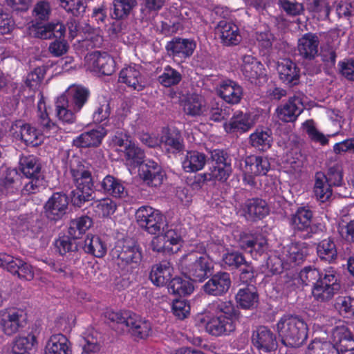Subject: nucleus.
Here are the masks:
<instances>
[{
	"instance_id": "1",
	"label": "nucleus",
	"mask_w": 354,
	"mask_h": 354,
	"mask_svg": "<svg viewBox=\"0 0 354 354\" xmlns=\"http://www.w3.org/2000/svg\"><path fill=\"white\" fill-rule=\"evenodd\" d=\"M304 286H311V293L318 302L331 300L342 289L341 275L337 269L328 266L319 270L314 266L304 267L299 274Z\"/></svg>"
},
{
	"instance_id": "2",
	"label": "nucleus",
	"mask_w": 354,
	"mask_h": 354,
	"mask_svg": "<svg viewBox=\"0 0 354 354\" xmlns=\"http://www.w3.org/2000/svg\"><path fill=\"white\" fill-rule=\"evenodd\" d=\"M208 309L211 315L198 317V322L205 326L207 333L220 337L228 335L235 330L239 312L231 301H214L209 304Z\"/></svg>"
},
{
	"instance_id": "3",
	"label": "nucleus",
	"mask_w": 354,
	"mask_h": 354,
	"mask_svg": "<svg viewBox=\"0 0 354 354\" xmlns=\"http://www.w3.org/2000/svg\"><path fill=\"white\" fill-rule=\"evenodd\" d=\"M70 172L75 185L71 192L72 204L81 207L86 202L92 199L94 183L89 167L79 157H73L70 160Z\"/></svg>"
},
{
	"instance_id": "4",
	"label": "nucleus",
	"mask_w": 354,
	"mask_h": 354,
	"mask_svg": "<svg viewBox=\"0 0 354 354\" xmlns=\"http://www.w3.org/2000/svg\"><path fill=\"white\" fill-rule=\"evenodd\" d=\"M277 330L282 344L288 347H299L308 338V326L296 315L284 314L277 323Z\"/></svg>"
},
{
	"instance_id": "5",
	"label": "nucleus",
	"mask_w": 354,
	"mask_h": 354,
	"mask_svg": "<svg viewBox=\"0 0 354 354\" xmlns=\"http://www.w3.org/2000/svg\"><path fill=\"white\" fill-rule=\"evenodd\" d=\"M105 317L111 322L124 325L136 340L146 339L152 334L151 322L133 312L107 310Z\"/></svg>"
},
{
	"instance_id": "6",
	"label": "nucleus",
	"mask_w": 354,
	"mask_h": 354,
	"mask_svg": "<svg viewBox=\"0 0 354 354\" xmlns=\"http://www.w3.org/2000/svg\"><path fill=\"white\" fill-rule=\"evenodd\" d=\"M181 272L189 280L203 282L214 272L212 260L197 252H189L181 257L178 263Z\"/></svg>"
},
{
	"instance_id": "7",
	"label": "nucleus",
	"mask_w": 354,
	"mask_h": 354,
	"mask_svg": "<svg viewBox=\"0 0 354 354\" xmlns=\"http://www.w3.org/2000/svg\"><path fill=\"white\" fill-rule=\"evenodd\" d=\"M334 342L313 341L308 349L313 354H344L354 350V338L351 331L345 326H337L333 332Z\"/></svg>"
},
{
	"instance_id": "8",
	"label": "nucleus",
	"mask_w": 354,
	"mask_h": 354,
	"mask_svg": "<svg viewBox=\"0 0 354 354\" xmlns=\"http://www.w3.org/2000/svg\"><path fill=\"white\" fill-rule=\"evenodd\" d=\"M19 168L22 174L30 180L21 189L22 194H36L39 192L41 187H44L45 177L37 157L32 155L21 157Z\"/></svg>"
},
{
	"instance_id": "9",
	"label": "nucleus",
	"mask_w": 354,
	"mask_h": 354,
	"mask_svg": "<svg viewBox=\"0 0 354 354\" xmlns=\"http://www.w3.org/2000/svg\"><path fill=\"white\" fill-rule=\"evenodd\" d=\"M135 218L138 225L151 235L160 234L167 225L166 217L162 212L149 205L140 206L135 213Z\"/></svg>"
},
{
	"instance_id": "10",
	"label": "nucleus",
	"mask_w": 354,
	"mask_h": 354,
	"mask_svg": "<svg viewBox=\"0 0 354 354\" xmlns=\"http://www.w3.org/2000/svg\"><path fill=\"white\" fill-rule=\"evenodd\" d=\"M21 175L17 168L6 167L0 174V209L7 203L19 198L21 181Z\"/></svg>"
},
{
	"instance_id": "11",
	"label": "nucleus",
	"mask_w": 354,
	"mask_h": 354,
	"mask_svg": "<svg viewBox=\"0 0 354 354\" xmlns=\"http://www.w3.org/2000/svg\"><path fill=\"white\" fill-rule=\"evenodd\" d=\"M119 261L118 264L129 266L131 268L138 267L142 259V250L138 242L131 237L118 239L113 250Z\"/></svg>"
},
{
	"instance_id": "12",
	"label": "nucleus",
	"mask_w": 354,
	"mask_h": 354,
	"mask_svg": "<svg viewBox=\"0 0 354 354\" xmlns=\"http://www.w3.org/2000/svg\"><path fill=\"white\" fill-rule=\"evenodd\" d=\"M27 322L28 313L25 308L9 306L0 310V330L7 336L22 330Z\"/></svg>"
},
{
	"instance_id": "13",
	"label": "nucleus",
	"mask_w": 354,
	"mask_h": 354,
	"mask_svg": "<svg viewBox=\"0 0 354 354\" xmlns=\"http://www.w3.org/2000/svg\"><path fill=\"white\" fill-rule=\"evenodd\" d=\"M313 212L307 207H300L289 218V225L292 235L303 240L313 237L316 227L312 224Z\"/></svg>"
},
{
	"instance_id": "14",
	"label": "nucleus",
	"mask_w": 354,
	"mask_h": 354,
	"mask_svg": "<svg viewBox=\"0 0 354 354\" xmlns=\"http://www.w3.org/2000/svg\"><path fill=\"white\" fill-rule=\"evenodd\" d=\"M221 266L230 271L239 270L241 272L240 279L243 283L250 282L254 277L251 262L247 261L245 255L239 251L227 250L222 256Z\"/></svg>"
},
{
	"instance_id": "15",
	"label": "nucleus",
	"mask_w": 354,
	"mask_h": 354,
	"mask_svg": "<svg viewBox=\"0 0 354 354\" xmlns=\"http://www.w3.org/2000/svg\"><path fill=\"white\" fill-rule=\"evenodd\" d=\"M68 203L69 198L65 193L54 192L44 205V216L50 221H60L68 212Z\"/></svg>"
},
{
	"instance_id": "16",
	"label": "nucleus",
	"mask_w": 354,
	"mask_h": 354,
	"mask_svg": "<svg viewBox=\"0 0 354 354\" xmlns=\"http://www.w3.org/2000/svg\"><path fill=\"white\" fill-rule=\"evenodd\" d=\"M241 71L246 80L252 84H261L267 81L266 71L263 64L251 55L241 57Z\"/></svg>"
},
{
	"instance_id": "17",
	"label": "nucleus",
	"mask_w": 354,
	"mask_h": 354,
	"mask_svg": "<svg viewBox=\"0 0 354 354\" xmlns=\"http://www.w3.org/2000/svg\"><path fill=\"white\" fill-rule=\"evenodd\" d=\"M0 267L23 280L31 281L34 278V270L30 264L6 253H0Z\"/></svg>"
},
{
	"instance_id": "18",
	"label": "nucleus",
	"mask_w": 354,
	"mask_h": 354,
	"mask_svg": "<svg viewBox=\"0 0 354 354\" xmlns=\"http://www.w3.org/2000/svg\"><path fill=\"white\" fill-rule=\"evenodd\" d=\"M209 277L203 287L207 295L221 297L228 292L232 284L230 273L225 271H218L215 274L213 272Z\"/></svg>"
},
{
	"instance_id": "19",
	"label": "nucleus",
	"mask_w": 354,
	"mask_h": 354,
	"mask_svg": "<svg viewBox=\"0 0 354 354\" xmlns=\"http://www.w3.org/2000/svg\"><path fill=\"white\" fill-rule=\"evenodd\" d=\"M89 68L97 75H111L115 70V62L106 52L95 51L89 55Z\"/></svg>"
},
{
	"instance_id": "20",
	"label": "nucleus",
	"mask_w": 354,
	"mask_h": 354,
	"mask_svg": "<svg viewBox=\"0 0 354 354\" xmlns=\"http://www.w3.org/2000/svg\"><path fill=\"white\" fill-rule=\"evenodd\" d=\"M196 46V44L193 39L176 37L167 42L165 50L169 57L183 60L192 55Z\"/></svg>"
},
{
	"instance_id": "21",
	"label": "nucleus",
	"mask_w": 354,
	"mask_h": 354,
	"mask_svg": "<svg viewBox=\"0 0 354 354\" xmlns=\"http://www.w3.org/2000/svg\"><path fill=\"white\" fill-rule=\"evenodd\" d=\"M308 245L304 242H292L283 247L281 261L289 266L301 264L308 254Z\"/></svg>"
},
{
	"instance_id": "22",
	"label": "nucleus",
	"mask_w": 354,
	"mask_h": 354,
	"mask_svg": "<svg viewBox=\"0 0 354 354\" xmlns=\"http://www.w3.org/2000/svg\"><path fill=\"white\" fill-rule=\"evenodd\" d=\"M10 132L13 137L21 140L27 146H37L41 142L38 130L22 120H16L10 127Z\"/></svg>"
},
{
	"instance_id": "23",
	"label": "nucleus",
	"mask_w": 354,
	"mask_h": 354,
	"mask_svg": "<svg viewBox=\"0 0 354 354\" xmlns=\"http://www.w3.org/2000/svg\"><path fill=\"white\" fill-rule=\"evenodd\" d=\"M241 210L245 218L252 221L263 219L270 212L266 201L260 198L247 199L241 205Z\"/></svg>"
},
{
	"instance_id": "24",
	"label": "nucleus",
	"mask_w": 354,
	"mask_h": 354,
	"mask_svg": "<svg viewBox=\"0 0 354 354\" xmlns=\"http://www.w3.org/2000/svg\"><path fill=\"white\" fill-rule=\"evenodd\" d=\"M304 104L301 99L298 96L289 97L283 104L279 106L276 109L278 118L283 122H293L304 111Z\"/></svg>"
},
{
	"instance_id": "25",
	"label": "nucleus",
	"mask_w": 354,
	"mask_h": 354,
	"mask_svg": "<svg viewBox=\"0 0 354 354\" xmlns=\"http://www.w3.org/2000/svg\"><path fill=\"white\" fill-rule=\"evenodd\" d=\"M91 96L90 90L82 85H73L65 93L60 95L76 111L80 112L84 106L88 102Z\"/></svg>"
},
{
	"instance_id": "26",
	"label": "nucleus",
	"mask_w": 354,
	"mask_h": 354,
	"mask_svg": "<svg viewBox=\"0 0 354 354\" xmlns=\"http://www.w3.org/2000/svg\"><path fill=\"white\" fill-rule=\"evenodd\" d=\"M140 175L149 186L157 187L162 184L165 172L161 165L152 160H146L140 168Z\"/></svg>"
},
{
	"instance_id": "27",
	"label": "nucleus",
	"mask_w": 354,
	"mask_h": 354,
	"mask_svg": "<svg viewBox=\"0 0 354 354\" xmlns=\"http://www.w3.org/2000/svg\"><path fill=\"white\" fill-rule=\"evenodd\" d=\"M319 40L316 34L306 32L298 39L299 55L307 61H313L318 56Z\"/></svg>"
},
{
	"instance_id": "28",
	"label": "nucleus",
	"mask_w": 354,
	"mask_h": 354,
	"mask_svg": "<svg viewBox=\"0 0 354 354\" xmlns=\"http://www.w3.org/2000/svg\"><path fill=\"white\" fill-rule=\"evenodd\" d=\"M277 71L279 80L289 87L299 84L300 68L290 59H284L278 63Z\"/></svg>"
},
{
	"instance_id": "29",
	"label": "nucleus",
	"mask_w": 354,
	"mask_h": 354,
	"mask_svg": "<svg viewBox=\"0 0 354 354\" xmlns=\"http://www.w3.org/2000/svg\"><path fill=\"white\" fill-rule=\"evenodd\" d=\"M160 143L166 153L176 154L184 150V140L180 131L176 129H165L160 138Z\"/></svg>"
},
{
	"instance_id": "30",
	"label": "nucleus",
	"mask_w": 354,
	"mask_h": 354,
	"mask_svg": "<svg viewBox=\"0 0 354 354\" xmlns=\"http://www.w3.org/2000/svg\"><path fill=\"white\" fill-rule=\"evenodd\" d=\"M252 341L256 348L266 353L275 349L277 346L275 335L264 326H260L253 331Z\"/></svg>"
},
{
	"instance_id": "31",
	"label": "nucleus",
	"mask_w": 354,
	"mask_h": 354,
	"mask_svg": "<svg viewBox=\"0 0 354 354\" xmlns=\"http://www.w3.org/2000/svg\"><path fill=\"white\" fill-rule=\"evenodd\" d=\"M107 132L104 127L84 131L76 136L72 142L77 148H90L100 146Z\"/></svg>"
},
{
	"instance_id": "32",
	"label": "nucleus",
	"mask_w": 354,
	"mask_h": 354,
	"mask_svg": "<svg viewBox=\"0 0 354 354\" xmlns=\"http://www.w3.org/2000/svg\"><path fill=\"white\" fill-rule=\"evenodd\" d=\"M217 94L225 102L236 104L242 98L243 88L237 82L232 80H224L221 82L217 88Z\"/></svg>"
},
{
	"instance_id": "33",
	"label": "nucleus",
	"mask_w": 354,
	"mask_h": 354,
	"mask_svg": "<svg viewBox=\"0 0 354 354\" xmlns=\"http://www.w3.org/2000/svg\"><path fill=\"white\" fill-rule=\"evenodd\" d=\"M216 31L220 35L221 42L225 46H235L239 44L241 37L238 26L232 22L221 20L217 25Z\"/></svg>"
},
{
	"instance_id": "34",
	"label": "nucleus",
	"mask_w": 354,
	"mask_h": 354,
	"mask_svg": "<svg viewBox=\"0 0 354 354\" xmlns=\"http://www.w3.org/2000/svg\"><path fill=\"white\" fill-rule=\"evenodd\" d=\"M99 185V191L113 198H122L127 195L123 182L112 175L106 176Z\"/></svg>"
},
{
	"instance_id": "35",
	"label": "nucleus",
	"mask_w": 354,
	"mask_h": 354,
	"mask_svg": "<svg viewBox=\"0 0 354 354\" xmlns=\"http://www.w3.org/2000/svg\"><path fill=\"white\" fill-rule=\"evenodd\" d=\"M333 196V187L327 183L325 174L317 171L315 175L313 197L321 203L328 202Z\"/></svg>"
},
{
	"instance_id": "36",
	"label": "nucleus",
	"mask_w": 354,
	"mask_h": 354,
	"mask_svg": "<svg viewBox=\"0 0 354 354\" xmlns=\"http://www.w3.org/2000/svg\"><path fill=\"white\" fill-rule=\"evenodd\" d=\"M140 66L133 64L122 68L119 74V81L138 91H142V84Z\"/></svg>"
},
{
	"instance_id": "37",
	"label": "nucleus",
	"mask_w": 354,
	"mask_h": 354,
	"mask_svg": "<svg viewBox=\"0 0 354 354\" xmlns=\"http://www.w3.org/2000/svg\"><path fill=\"white\" fill-rule=\"evenodd\" d=\"M235 299L237 304L243 309H253L259 303V294L254 286L249 285L240 288Z\"/></svg>"
},
{
	"instance_id": "38",
	"label": "nucleus",
	"mask_w": 354,
	"mask_h": 354,
	"mask_svg": "<svg viewBox=\"0 0 354 354\" xmlns=\"http://www.w3.org/2000/svg\"><path fill=\"white\" fill-rule=\"evenodd\" d=\"M172 271L170 263L163 261L152 267L149 278L156 286H164L171 281Z\"/></svg>"
},
{
	"instance_id": "39",
	"label": "nucleus",
	"mask_w": 354,
	"mask_h": 354,
	"mask_svg": "<svg viewBox=\"0 0 354 354\" xmlns=\"http://www.w3.org/2000/svg\"><path fill=\"white\" fill-rule=\"evenodd\" d=\"M71 343L62 333L50 336L45 347V354H71Z\"/></svg>"
},
{
	"instance_id": "40",
	"label": "nucleus",
	"mask_w": 354,
	"mask_h": 354,
	"mask_svg": "<svg viewBox=\"0 0 354 354\" xmlns=\"http://www.w3.org/2000/svg\"><path fill=\"white\" fill-rule=\"evenodd\" d=\"M245 172L255 176H264L270 169V163L267 157L250 156L245 160Z\"/></svg>"
},
{
	"instance_id": "41",
	"label": "nucleus",
	"mask_w": 354,
	"mask_h": 354,
	"mask_svg": "<svg viewBox=\"0 0 354 354\" xmlns=\"http://www.w3.org/2000/svg\"><path fill=\"white\" fill-rule=\"evenodd\" d=\"M317 254L321 261L333 263L337 259V249L333 238L328 237L320 241L316 247Z\"/></svg>"
},
{
	"instance_id": "42",
	"label": "nucleus",
	"mask_w": 354,
	"mask_h": 354,
	"mask_svg": "<svg viewBox=\"0 0 354 354\" xmlns=\"http://www.w3.org/2000/svg\"><path fill=\"white\" fill-rule=\"evenodd\" d=\"M253 126L250 117L242 112L233 115L229 122L224 124V129L227 133H245Z\"/></svg>"
},
{
	"instance_id": "43",
	"label": "nucleus",
	"mask_w": 354,
	"mask_h": 354,
	"mask_svg": "<svg viewBox=\"0 0 354 354\" xmlns=\"http://www.w3.org/2000/svg\"><path fill=\"white\" fill-rule=\"evenodd\" d=\"M84 252L97 258L104 257L107 252L106 243L99 236L88 234L83 246Z\"/></svg>"
},
{
	"instance_id": "44",
	"label": "nucleus",
	"mask_w": 354,
	"mask_h": 354,
	"mask_svg": "<svg viewBox=\"0 0 354 354\" xmlns=\"http://www.w3.org/2000/svg\"><path fill=\"white\" fill-rule=\"evenodd\" d=\"M205 153L198 151H188L182 162V167L186 172H196L203 169L206 164Z\"/></svg>"
},
{
	"instance_id": "45",
	"label": "nucleus",
	"mask_w": 354,
	"mask_h": 354,
	"mask_svg": "<svg viewBox=\"0 0 354 354\" xmlns=\"http://www.w3.org/2000/svg\"><path fill=\"white\" fill-rule=\"evenodd\" d=\"M273 138L270 129H257L249 137V143L255 149L266 151L272 146Z\"/></svg>"
},
{
	"instance_id": "46",
	"label": "nucleus",
	"mask_w": 354,
	"mask_h": 354,
	"mask_svg": "<svg viewBox=\"0 0 354 354\" xmlns=\"http://www.w3.org/2000/svg\"><path fill=\"white\" fill-rule=\"evenodd\" d=\"M56 116L63 124H73L76 122V114L79 111L71 108L64 97L59 96L55 101Z\"/></svg>"
},
{
	"instance_id": "47",
	"label": "nucleus",
	"mask_w": 354,
	"mask_h": 354,
	"mask_svg": "<svg viewBox=\"0 0 354 354\" xmlns=\"http://www.w3.org/2000/svg\"><path fill=\"white\" fill-rule=\"evenodd\" d=\"M92 225L93 220L91 217L81 216L71 221L68 233L73 239H79Z\"/></svg>"
},
{
	"instance_id": "48",
	"label": "nucleus",
	"mask_w": 354,
	"mask_h": 354,
	"mask_svg": "<svg viewBox=\"0 0 354 354\" xmlns=\"http://www.w3.org/2000/svg\"><path fill=\"white\" fill-rule=\"evenodd\" d=\"M37 118L38 122L41 125L43 132L48 134V136H50L51 134L57 132L58 126L56 122L50 118L46 103L43 99H41L37 104Z\"/></svg>"
},
{
	"instance_id": "49",
	"label": "nucleus",
	"mask_w": 354,
	"mask_h": 354,
	"mask_svg": "<svg viewBox=\"0 0 354 354\" xmlns=\"http://www.w3.org/2000/svg\"><path fill=\"white\" fill-rule=\"evenodd\" d=\"M37 343L35 335L29 333L26 337L17 338L11 349H7L2 354H29L28 351Z\"/></svg>"
},
{
	"instance_id": "50",
	"label": "nucleus",
	"mask_w": 354,
	"mask_h": 354,
	"mask_svg": "<svg viewBox=\"0 0 354 354\" xmlns=\"http://www.w3.org/2000/svg\"><path fill=\"white\" fill-rule=\"evenodd\" d=\"M187 279L176 277L167 285L169 292L180 297L189 295L194 291V286Z\"/></svg>"
},
{
	"instance_id": "51",
	"label": "nucleus",
	"mask_w": 354,
	"mask_h": 354,
	"mask_svg": "<svg viewBox=\"0 0 354 354\" xmlns=\"http://www.w3.org/2000/svg\"><path fill=\"white\" fill-rule=\"evenodd\" d=\"M16 230L24 236L35 237L39 232V227L32 216L21 215L16 223Z\"/></svg>"
},
{
	"instance_id": "52",
	"label": "nucleus",
	"mask_w": 354,
	"mask_h": 354,
	"mask_svg": "<svg viewBox=\"0 0 354 354\" xmlns=\"http://www.w3.org/2000/svg\"><path fill=\"white\" fill-rule=\"evenodd\" d=\"M330 0H308V10L318 20L328 19L330 12Z\"/></svg>"
},
{
	"instance_id": "53",
	"label": "nucleus",
	"mask_w": 354,
	"mask_h": 354,
	"mask_svg": "<svg viewBox=\"0 0 354 354\" xmlns=\"http://www.w3.org/2000/svg\"><path fill=\"white\" fill-rule=\"evenodd\" d=\"M182 106L185 114L192 117L201 115L203 113V100L197 94L187 96L183 100Z\"/></svg>"
},
{
	"instance_id": "54",
	"label": "nucleus",
	"mask_w": 354,
	"mask_h": 354,
	"mask_svg": "<svg viewBox=\"0 0 354 354\" xmlns=\"http://www.w3.org/2000/svg\"><path fill=\"white\" fill-rule=\"evenodd\" d=\"M181 80V73L169 65L164 68L163 73L158 77V82L166 88L176 86Z\"/></svg>"
},
{
	"instance_id": "55",
	"label": "nucleus",
	"mask_w": 354,
	"mask_h": 354,
	"mask_svg": "<svg viewBox=\"0 0 354 354\" xmlns=\"http://www.w3.org/2000/svg\"><path fill=\"white\" fill-rule=\"evenodd\" d=\"M111 114L110 103L105 97L99 99L95 106L92 118L95 123L100 124L109 120Z\"/></svg>"
},
{
	"instance_id": "56",
	"label": "nucleus",
	"mask_w": 354,
	"mask_h": 354,
	"mask_svg": "<svg viewBox=\"0 0 354 354\" xmlns=\"http://www.w3.org/2000/svg\"><path fill=\"white\" fill-rule=\"evenodd\" d=\"M124 153L126 161L131 165L138 167L144 162L145 152L134 143L129 142Z\"/></svg>"
},
{
	"instance_id": "57",
	"label": "nucleus",
	"mask_w": 354,
	"mask_h": 354,
	"mask_svg": "<svg viewBox=\"0 0 354 354\" xmlns=\"http://www.w3.org/2000/svg\"><path fill=\"white\" fill-rule=\"evenodd\" d=\"M112 17L120 19L127 17L131 10L137 5L136 0H114Z\"/></svg>"
},
{
	"instance_id": "58",
	"label": "nucleus",
	"mask_w": 354,
	"mask_h": 354,
	"mask_svg": "<svg viewBox=\"0 0 354 354\" xmlns=\"http://www.w3.org/2000/svg\"><path fill=\"white\" fill-rule=\"evenodd\" d=\"M77 239H73L69 234L59 236L54 241L56 250L62 256L66 253L77 250Z\"/></svg>"
},
{
	"instance_id": "59",
	"label": "nucleus",
	"mask_w": 354,
	"mask_h": 354,
	"mask_svg": "<svg viewBox=\"0 0 354 354\" xmlns=\"http://www.w3.org/2000/svg\"><path fill=\"white\" fill-rule=\"evenodd\" d=\"M323 63L324 69L331 70L335 68L337 59L336 50L330 45H326L321 48L318 53Z\"/></svg>"
},
{
	"instance_id": "60",
	"label": "nucleus",
	"mask_w": 354,
	"mask_h": 354,
	"mask_svg": "<svg viewBox=\"0 0 354 354\" xmlns=\"http://www.w3.org/2000/svg\"><path fill=\"white\" fill-rule=\"evenodd\" d=\"M116 209V203L109 198L98 200L95 203L94 205L96 214L102 217H107L113 214Z\"/></svg>"
},
{
	"instance_id": "61",
	"label": "nucleus",
	"mask_w": 354,
	"mask_h": 354,
	"mask_svg": "<svg viewBox=\"0 0 354 354\" xmlns=\"http://www.w3.org/2000/svg\"><path fill=\"white\" fill-rule=\"evenodd\" d=\"M166 0H143L141 3L140 12L142 17L150 15H157L158 12L163 8Z\"/></svg>"
},
{
	"instance_id": "62",
	"label": "nucleus",
	"mask_w": 354,
	"mask_h": 354,
	"mask_svg": "<svg viewBox=\"0 0 354 354\" xmlns=\"http://www.w3.org/2000/svg\"><path fill=\"white\" fill-rule=\"evenodd\" d=\"M50 13L51 7L49 2L44 0L37 1L32 10V15L35 21H48Z\"/></svg>"
},
{
	"instance_id": "63",
	"label": "nucleus",
	"mask_w": 354,
	"mask_h": 354,
	"mask_svg": "<svg viewBox=\"0 0 354 354\" xmlns=\"http://www.w3.org/2000/svg\"><path fill=\"white\" fill-rule=\"evenodd\" d=\"M257 45L263 55H268L272 48L274 36L270 32H257L256 36Z\"/></svg>"
},
{
	"instance_id": "64",
	"label": "nucleus",
	"mask_w": 354,
	"mask_h": 354,
	"mask_svg": "<svg viewBox=\"0 0 354 354\" xmlns=\"http://www.w3.org/2000/svg\"><path fill=\"white\" fill-rule=\"evenodd\" d=\"M339 73L348 81L354 82V59L345 58L338 63Z\"/></svg>"
}]
</instances>
